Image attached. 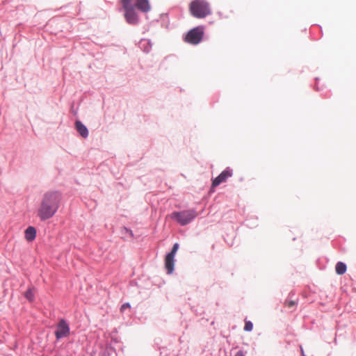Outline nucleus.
<instances>
[{"instance_id":"1","label":"nucleus","mask_w":356,"mask_h":356,"mask_svg":"<svg viewBox=\"0 0 356 356\" xmlns=\"http://www.w3.org/2000/svg\"><path fill=\"white\" fill-rule=\"evenodd\" d=\"M61 201L60 195L56 191H49L44 194L38 210V216L41 220L52 218L57 212Z\"/></svg>"},{"instance_id":"2","label":"nucleus","mask_w":356,"mask_h":356,"mask_svg":"<svg viewBox=\"0 0 356 356\" xmlns=\"http://www.w3.org/2000/svg\"><path fill=\"white\" fill-rule=\"evenodd\" d=\"M189 10L196 18H204L211 13L210 5L205 0H193L189 5Z\"/></svg>"},{"instance_id":"3","label":"nucleus","mask_w":356,"mask_h":356,"mask_svg":"<svg viewBox=\"0 0 356 356\" xmlns=\"http://www.w3.org/2000/svg\"><path fill=\"white\" fill-rule=\"evenodd\" d=\"M197 216L195 210H186L180 212L175 211L172 213V218L177 220L181 225L188 224Z\"/></svg>"},{"instance_id":"4","label":"nucleus","mask_w":356,"mask_h":356,"mask_svg":"<svg viewBox=\"0 0 356 356\" xmlns=\"http://www.w3.org/2000/svg\"><path fill=\"white\" fill-rule=\"evenodd\" d=\"M204 35L202 27L197 26L190 30L185 36V41L191 44H197L200 42Z\"/></svg>"},{"instance_id":"5","label":"nucleus","mask_w":356,"mask_h":356,"mask_svg":"<svg viewBox=\"0 0 356 356\" xmlns=\"http://www.w3.org/2000/svg\"><path fill=\"white\" fill-rule=\"evenodd\" d=\"M179 248V244L175 243L172 250L169 252L165 259V266L168 270V273L170 274L173 272L174 270V264H175V256Z\"/></svg>"},{"instance_id":"6","label":"nucleus","mask_w":356,"mask_h":356,"mask_svg":"<svg viewBox=\"0 0 356 356\" xmlns=\"http://www.w3.org/2000/svg\"><path fill=\"white\" fill-rule=\"evenodd\" d=\"M70 334V327L64 319H61L55 331V335L57 339L66 337Z\"/></svg>"},{"instance_id":"7","label":"nucleus","mask_w":356,"mask_h":356,"mask_svg":"<svg viewBox=\"0 0 356 356\" xmlns=\"http://www.w3.org/2000/svg\"><path fill=\"white\" fill-rule=\"evenodd\" d=\"M232 176V170L229 168L223 170L212 182V188H215L221 183L225 182L228 178Z\"/></svg>"},{"instance_id":"8","label":"nucleus","mask_w":356,"mask_h":356,"mask_svg":"<svg viewBox=\"0 0 356 356\" xmlns=\"http://www.w3.org/2000/svg\"><path fill=\"white\" fill-rule=\"evenodd\" d=\"M124 10V17L129 24H136L138 22V17L135 8Z\"/></svg>"},{"instance_id":"9","label":"nucleus","mask_w":356,"mask_h":356,"mask_svg":"<svg viewBox=\"0 0 356 356\" xmlns=\"http://www.w3.org/2000/svg\"><path fill=\"white\" fill-rule=\"evenodd\" d=\"M136 8L143 13H147L150 10L151 6L149 0H136Z\"/></svg>"},{"instance_id":"10","label":"nucleus","mask_w":356,"mask_h":356,"mask_svg":"<svg viewBox=\"0 0 356 356\" xmlns=\"http://www.w3.org/2000/svg\"><path fill=\"white\" fill-rule=\"evenodd\" d=\"M77 131L83 138H87L88 136V131L86 127L80 121L77 120L75 123Z\"/></svg>"},{"instance_id":"11","label":"nucleus","mask_w":356,"mask_h":356,"mask_svg":"<svg viewBox=\"0 0 356 356\" xmlns=\"http://www.w3.org/2000/svg\"><path fill=\"white\" fill-rule=\"evenodd\" d=\"M36 236V229L33 227H29L25 230V238L28 241L34 240Z\"/></svg>"},{"instance_id":"12","label":"nucleus","mask_w":356,"mask_h":356,"mask_svg":"<svg viewBox=\"0 0 356 356\" xmlns=\"http://www.w3.org/2000/svg\"><path fill=\"white\" fill-rule=\"evenodd\" d=\"M136 0H121L123 9L136 8Z\"/></svg>"},{"instance_id":"13","label":"nucleus","mask_w":356,"mask_h":356,"mask_svg":"<svg viewBox=\"0 0 356 356\" xmlns=\"http://www.w3.org/2000/svg\"><path fill=\"white\" fill-rule=\"evenodd\" d=\"M335 270H336V273L338 274V275H343L346 273V266L344 263L343 262H338L337 264H336V266H335Z\"/></svg>"},{"instance_id":"14","label":"nucleus","mask_w":356,"mask_h":356,"mask_svg":"<svg viewBox=\"0 0 356 356\" xmlns=\"http://www.w3.org/2000/svg\"><path fill=\"white\" fill-rule=\"evenodd\" d=\"M25 298L30 302L33 301L35 298V289L29 288L24 294Z\"/></svg>"},{"instance_id":"15","label":"nucleus","mask_w":356,"mask_h":356,"mask_svg":"<svg viewBox=\"0 0 356 356\" xmlns=\"http://www.w3.org/2000/svg\"><path fill=\"white\" fill-rule=\"evenodd\" d=\"M297 304H298V302L295 301V300H286L284 302L285 306L289 309L296 307L297 305Z\"/></svg>"},{"instance_id":"16","label":"nucleus","mask_w":356,"mask_h":356,"mask_svg":"<svg viewBox=\"0 0 356 356\" xmlns=\"http://www.w3.org/2000/svg\"><path fill=\"white\" fill-rule=\"evenodd\" d=\"M253 329V325L250 321H245L244 330L247 332H250Z\"/></svg>"},{"instance_id":"17","label":"nucleus","mask_w":356,"mask_h":356,"mask_svg":"<svg viewBox=\"0 0 356 356\" xmlns=\"http://www.w3.org/2000/svg\"><path fill=\"white\" fill-rule=\"evenodd\" d=\"M130 308V305L129 303L123 304L120 307V312H123L125 309Z\"/></svg>"},{"instance_id":"18","label":"nucleus","mask_w":356,"mask_h":356,"mask_svg":"<svg viewBox=\"0 0 356 356\" xmlns=\"http://www.w3.org/2000/svg\"><path fill=\"white\" fill-rule=\"evenodd\" d=\"M234 356H245V355L243 354V351L239 350L234 355Z\"/></svg>"}]
</instances>
